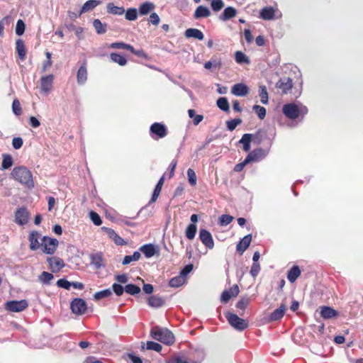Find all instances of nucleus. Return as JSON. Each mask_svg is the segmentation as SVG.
I'll return each mask as SVG.
<instances>
[{"mask_svg":"<svg viewBox=\"0 0 363 363\" xmlns=\"http://www.w3.org/2000/svg\"><path fill=\"white\" fill-rule=\"evenodd\" d=\"M140 288L133 284H128L125 286V291L130 295H136L140 292Z\"/></svg>","mask_w":363,"mask_h":363,"instance_id":"43","label":"nucleus"},{"mask_svg":"<svg viewBox=\"0 0 363 363\" xmlns=\"http://www.w3.org/2000/svg\"><path fill=\"white\" fill-rule=\"evenodd\" d=\"M89 218L93 222V223L97 226L101 225L102 220L100 217V216L95 211H90L89 212Z\"/></svg>","mask_w":363,"mask_h":363,"instance_id":"54","label":"nucleus"},{"mask_svg":"<svg viewBox=\"0 0 363 363\" xmlns=\"http://www.w3.org/2000/svg\"><path fill=\"white\" fill-rule=\"evenodd\" d=\"M11 176L15 180L25 185L28 189L34 187L32 173L26 167L20 166L14 167L11 172Z\"/></svg>","mask_w":363,"mask_h":363,"instance_id":"1","label":"nucleus"},{"mask_svg":"<svg viewBox=\"0 0 363 363\" xmlns=\"http://www.w3.org/2000/svg\"><path fill=\"white\" fill-rule=\"evenodd\" d=\"M213 66L217 68H220L221 66V62L216 60H211L210 61L206 62L204 64V67L206 69H210Z\"/></svg>","mask_w":363,"mask_h":363,"instance_id":"62","label":"nucleus"},{"mask_svg":"<svg viewBox=\"0 0 363 363\" xmlns=\"http://www.w3.org/2000/svg\"><path fill=\"white\" fill-rule=\"evenodd\" d=\"M233 218H234L232 216L223 214L221 216H220L219 220H218V224L220 226H226V225H229L233 221Z\"/></svg>","mask_w":363,"mask_h":363,"instance_id":"49","label":"nucleus"},{"mask_svg":"<svg viewBox=\"0 0 363 363\" xmlns=\"http://www.w3.org/2000/svg\"><path fill=\"white\" fill-rule=\"evenodd\" d=\"M28 306L26 300L9 301L5 303V309L10 312H21Z\"/></svg>","mask_w":363,"mask_h":363,"instance_id":"7","label":"nucleus"},{"mask_svg":"<svg viewBox=\"0 0 363 363\" xmlns=\"http://www.w3.org/2000/svg\"><path fill=\"white\" fill-rule=\"evenodd\" d=\"M111 291L108 289H104L98 292H96L94 295V298L95 300L99 301L104 298L108 297L111 295Z\"/></svg>","mask_w":363,"mask_h":363,"instance_id":"50","label":"nucleus"},{"mask_svg":"<svg viewBox=\"0 0 363 363\" xmlns=\"http://www.w3.org/2000/svg\"><path fill=\"white\" fill-rule=\"evenodd\" d=\"M42 240L41 246L43 247V252L48 255L54 254L59 243L58 240L48 236H44Z\"/></svg>","mask_w":363,"mask_h":363,"instance_id":"6","label":"nucleus"},{"mask_svg":"<svg viewBox=\"0 0 363 363\" xmlns=\"http://www.w3.org/2000/svg\"><path fill=\"white\" fill-rule=\"evenodd\" d=\"M292 86V79L286 77L279 79L275 85V87L284 94H287L291 89Z\"/></svg>","mask_w":363,"mask_h":363,"instance_id":"10","label":"nucleus"},{"mask_svg":"<svg viewBox=\"0 0 363 363\" xmlns=\"http://www.w3.org/2000/svg\"><path fill=\"white\" fill-rule=\"evenodd\" d=\"M242 123L240 118H235L226 122V126L228 130L233 131L236 127Z\"/></svg>","mask_w":363,"mask_h":363,"instance_id":"53","label":"nucleus"},{"mask_svg":"<svg viewBox=\"0 0 363 363\" xmlns=\"http://www.w3.org/2000/svg\"><path fill=\"white\" fill-rule=\"evenodd\" d=\"M235 59L238 64H250V62L248 57L241 51H237L235 53Z\"/></svg>","mask_w":363,"mask_h":363,"instance_id":"41","label":"nucleus"},{"mask_svg":"<svg viewBox=\"0 0 363 363\" xmlns=\"http://www.w3.org/2000/svg\"><path fill=\"white\" fill-rule=\"evenodd\" d=\"M71 282L67 281L66 279H60L57 281V286L60 288H62L69 290L71 287Z\"/></svg>","mask_w":363,"mask_h":363,"instance_id":"61","label":"nucleus"},{"mask_svg":"<svg viewBox=\"0 0 363 363\" xmlns=\"http://www.w3.org/2000/svg\"><path fill=\"white\" fill-rule=\"evenodd\" d=\"M12 111L13 113L18 116L22 113V108L21 104L18 99H14L12 103Z\"/></svg>","mask_w":363,"mask_h":363,"instance_id":"56","label":"nucleus"},{"mask_svg":"<svg viewBox=\"0 0 363 363\" xmlns=\"http://www.w3.org/2000/svg\"><path fill=\"white\" fill-rule=\"evenodd\" d=\"M259 96L260 97V101L263 104H268V93L265 86H260L259 89Z\"/></svg>","mask_w":363,"mask_h":363,"instance_id":"45","label":"nucleus"},{"mask_svg":"<svg viewBox=\"0 0 363 363\" xmlns=\"http://www.w3.org/2000/svg\"><path fill=\"white\" fill-rule=\"evenodd\" d=\"M148 305L152 308H160L164 304V299L158 296H151L148 298Z\"/></svg>","mask_w":363,"mask_h":363,"instance_id":"29","label":"nucleus"},{"mask_svg":"<svg viewBox=\"0 0 363 363\" xmlns=\"http://www.w3.org/2000/svg\"><path fill=\"white\" fill-rule=\"evenodd\" d=\"M252 110L257 113L260 119H264L266 116V108L259 105H254Z\"/></svg>","mask_w":363,"mask_h":363,"instance_id":"52","label":"nucleus"},{"mask_svg":"<svg viewBox=\"0 0 363 363\" xmlns=\"http://www.w3.org/2000/svg\"><path fill=\"white\" fill-rule=\"evenodd\" d=\"M70 308L73 313L77 315H82L86 312L87 309L86 303L82 298H76L71 302Z\"/></svg>","mask_w":363,"mask_h":363,"instance_id":"9","label":"nucleus"},{"mask_svg":"<svg viewBox=\"0 0 363 363\" xmlns=\"http://www.w3.org/2000/svg\"><path fill=\"white\" fill-rule=\"evenodd\" d=\"M186 174L189 184L191 186H195L196 184V175L195 172L192 169L189 168L187 169Z\"/></svg>","mask_w":363,"mask_h":363,"instance_id":"57","label":"nucleus"},{"mask_svg":"<svg viewBox=\"0 0 363 363\" xmlns=\"http://www.w3.org/2000/svg\"><path fill=\"white\" fill-rule=\"evenodd\" d=\"M125 19L128 21H135L138 18V11L135 8H130L125 11Z\"/></svg>","mask_w":363,"mask_h":363,"instance_id":"48","label":"nucleus"},{"mask_svg":"<svg viewBox=\"0 0 363 363\" xmlns=\"http://www.w3.org/2000/svg\"><path fill=\"white\" fill-rule=\"evenodd\" d=\"M320 315L324 319H330L337 316L338 313L330 306H322L320 308Z\"/></svg>","mask_w":363,"mask_h":363,"instance_id":"19","label":"nucleus"},{"mask_svg":"<svg viewBox=\"0 0 363 363\" xmlns=\"http://www.w3.org/2000/svg\"><path fill=\"white\" fill-rule=\"evenodd\" d=\"M101 230L108 234V237L114 242L116 245L121 246L126 245V241H125L121 236H119L114 230L106 227H102Z\"/></svg>","mask_w":363,"mask_h":363,"instance_id":"16","label":"nucleus"},{"mask_svg":"<svg viewBox=\"0 0 363 363\" xmlns=\"http://www.w3.org/2000/svg\"><path fill=\"white\" fill-rule=\"evenodd\" d=\"M236 13L237 11L235 8L232 6H228L224 9L223 12L220 16L219 18L223 21H225L233 18L236 15Z\"/></svg>","mask_w":363,"mask_h":363,"instance_id":"28","label":"nucleus"},{"mask_svg":"<svg viewBox=\"0 0 363 363\" xmlns=\"http://www.w3.org/2000/svg\"><path fill=\"white\" fill-rule=\"evenodd\" d=\"M259 16L263 20H272L274 18V9L271 6L264 7L260 11Z\"/></svg>","mask_w":363,"mask_h":363,"instance_id":"25","label":"nucleus"},{"mask_svg":"<svg viewBox=\"0 0 363 363\" xmlns=\"http://www.w3.org/2000/svg\"><path fill=\"white\" fill-rule=\"evenodd\" d=\"M110 58L113 62L117 63L121 66H124L127 63L125 57L116 52L111 53Z\"/></svg>","mask_w":363,"mask_h":363,"instance_id":"36","label":"nucleus"},{"mask_svg":"<svg viewBox=\"0 0 363 363\" xmlns=\"http://www.w3.org/2000/svg\"><path fill=\"white\" fill-rule=\"evenodd\" d=\"M251 240H252V235L250 234L245 235L237 244L236 250L239 253L242 254L247 250V248L250 246Z\"/></svg>","mask_w":363,"mask_h":363,"instance_id":"17","label":"nucleus"},{"mask_svg":"<svg viewBox=\"0 0 363 363\" xmlns=\"http://www.w3.org/2000/svg\"><path fill=\"white\" fill-rule=\"evenodd\" d=\"M77 83L79 85H83L87 80V69L86 63H83L79 68L77 74Z\"/></svg>","mask_w":363,"mask_h":363,"instance_id":"20","label":"nucleus"},{"mask_svg":"<svg viewBox=\"0 0 363 363\" xmlns=\"http://www.w3.org/2000/svg\"><path fill=\"white\" fill-rule=\"evenodd\" d=\"M211 5L212 9L217 12L223 9L224 6V3L222 0H212Z\"/></svg>","mask_w":363,"mask_h":363,"instance_id":"59","label":"nucleus"},{"mask_svg":"<svg viewBox=\"0 0 363 363\" xmlns=\"http://www.w3.org/2000/svg\"><path fill=\"white\" fill-rule=\"evenodd\" d=\"M112 289L113 292L118 296H121L125 291V288L118 283H114L112 285Z\"/></svg>","mask_w":363,"mask_h":363,"instance_id":"63","label":"nucleus"},{"mask_svg":"<svg viewBox=\"0 0 363 363\" xmlns=\"http://www.w3.org/2000/svg\"><path fill=\"white\" fill-rule=\"evenodd\" d=\"M162 345L157 342L153 341H147L146 344V349L149 350H154L156 352H160L162 350Z\"/></svg>","mask_w":363,"mask_h":363,"instance_id":"55","label":"nucleus"},{"mask_svg":"<svg viewBox=\"0 0 363 363\" xmlns=\"http://www.w3.org/2000/svg\"><path fill=\"white\" fill-rule=\"evenodd\" d=\"M186 281V279L180 274L172 278L169 282V285L173 288H177L182 286Z\"/></svg>","mask_w":363,"mask_h":363,"instance_id":"37","label":"nucleus"},{"mask_svg":"<svg viewBox=\"0 0 363 363\" xmlns=\"http://www.w3.org/2000/svg\"><path fill=\"white\" fill-rule=\"evenodd\" d=\"M301 274V270L298 266H293L288 272L287 279L291 282H294Z\"/></svg>","mask_w":363,"mask_h":363,"instance_id":"33","label":"nucleus"},{"mask_svg":"<svg viewBox=\"0 0 363 363\" xmlns=\"http://www.w3.org/2000/svg\"><path fill=\"white\" fill-rule=\"evenodd\" d=\"M199 239L201 242L208 249H213L214 247V242L213 237L209 231L206 229H201L199 230Z\"/></svg>","mask_w":363,"mask_h":363,"instance_id":"11","label":"nucleus"},{"mask_svg":"<svg viewBox=\"0 0 363 363\" xmlns=\"http://www.w3.org/2000/svg\"><path fill=\"white\" fill-rule=\"evenodd\" d=\"M286 306L284 304H281L270 314L269 320L276 321L280 320L284 316Z\"/></svg>","mask_w":363,"mask_h":363,"instance_id":"24","label":"nucleus"},{"mask_svg":"<svg viewBox=\"0 0 363 363\" xmlns=\"http://www.w3.org/2000/svg\"><path fill=\"white\" fill-rule=\"evenodd\" d=\"M197 228L196 225L194 223L189 225L186 230V237L189 240H193L195 238Z\"/></svg>","mask_w":363,"mask_h":363,"instance_id":"44","label":"nucleus"},{"mask_svg":"<svg viewBox=\"0 0 363 363\" xmlns=\"http://www.w3.org/2000/svg\"><path fill=\"white\" fill-rule=\"evenodd\" d=\"M283 113L289 119L294 120L303 118L308 113V108L301 104L289 103L284 104L282 108Z\"/></svg>","mask_w":363,"mask_h":363,"instance_id":"2","label":"nucleus"},{"mask_svg":"<svg viewBox=\"0 0 363 363\" xmlns=\"http://www.w3.org/2000/svg\"><path fill=\"white\" fill-rule=\"evenodd\" d=\"M107 12L113 15L121 16L125 13L123 6H116L113 3H108L106 6Z\"/></svg>","mask_w":363,"mask_h":363,"instance_id":"34","label":"nucleus"},{"mask_svg":"<svg viewBox=\"0 0 363 363\" xmlns=\"http://www.w3.org/2000/svg\"><path fill=\"white\" fill-rule=\"evenodd\" d=\"M225 318L228 323L238 331H243L249 325L247 320L240 318L236 314L228 313L225 315Z\"/></svg>","mask_w":363,"mask_h":363,"instance_id":"4","label":"nucleus"},{"mask_svg":"<svg viewBox=\"0 0 363 363\" xmlns=\"http://www.w3.org/2000/svg\"><path fill=\"white\" fill-rule=\"evenodd\" d=\"M269 148L270 147H269L267 150H264L262 148L259 147L253 150L247 155V161H248L250 163L254 162H258L264 159L269 154Z\"/></svg>","mask_w":363,"mask_h":363,"instance_id":"8","label":"nucleus"},{"mask_svg":"<svg viewBox=\"0 0 363 363\" xmlns=\"http://www.w3.org/2000/svg\"><path fill=\"white\" fill-rule=\"evenodd\" d=\"M164 175L159 179L157 184H156L155 189L153 191L152 197L150 199V203H154L157 199L160 191L162 190V187L164 183Z\"/></svg>","mask_w":363,"mask_h":363,"instance_id":"31","label":"nucleus"},{"mask_svg":"<svg viewBox=\"0 0 363 363\" xmlns=\"http://www.w3.org/2000/svg\"><path fill=\"white\" fill-rule=\"evenodd\" d=\"M140 257H141L140 252L138 251H135V252H134V253L132 255L125 256L123 258V260L122 262V264L123 265H127L132 262H135V261L139 260Z\"/></svg>","mask_w":363,"mask_h":363,"instance_id":"40","label":"nucleus"},{"mask_svg":"<svg viewBox=\"0 0 363 363\" xmlns=\"http://www.w3.org/2000/svg\"><path fill=\"white\" fill-rule=\"evenodd\" d=\"M25 27L26 26L23 20H18L16 26V34L19 36L22 35L24 33Z\"/></svg>","mask_w":363,"mask_h":363,"instance_id":"58","label":"nucleus"},{"mask_svg":"<svg viewBox=\"0 0 363 363\" xmlns=\"http://www.w3.org/2000/svg\"><path fill=\"white\" fill-rule=\"evenodd\" d=\"M201 354V359L199 360L195 361V360H190L187 361L186 359L181 357H176L174 359H172L171 361H169L168 363H201L202 359H203V355L202 353Z\"/></svg>","mask_w":363,"mask_h":363,"instance_id":"47","label":"nucleus"},{"mask_svg":"<svg viewBox=\"0 0 363 363\" xmlns=\"http://www.w3.org/2000/svg\"><path fill=\"white\" fill-rule=\"evenodd\" d=\"M150 335L155 340L168 345L173 344L174 342L173 333L166 328L154 326L150 331Z\"/></svg>","mask_w":363,"mask_h":363,"instance_id":"3","label":"nucleus"},{"mask_svg":"<svg viewBox=\"0 0 363 363\" xmlns=\"http://www.w3.org/2000/svg\"><path fill=\"white\" fill-rule=\"evenodd\" d=\"M188 114L189 118H194V124L195 125H199L203 119V116L202 115H196L195 111L194 109H189L188 111Z\"/></svg>","mask_w":363,"mask_h":363,"instance_id":"51","label":"nucleus"},{"mask_svg":"<svg viewBox=\"0 0 363 363\" xmlns=\"http://www.w3.org/2000/svg\"><path fill=\"white\" fill-rule=\"evenodd\" d=\"M29 213L26 208H18L15 213V222L19 225H23L28 221Z\"/></svg>","mask_w":363,"mask_h":363,"instance_id":"13","label":"nucleus"},{"mask_svg":"<svg viewBox=\"0 0 363 363\" xmlns=\"http://www.w3.org/2000/svg\"><path fill=\"white\" fill-rule=\"evenodd\" d=\"M253 135L250 133H245L242 135L239 143L242 144L243 150L248 152L250 150V143L252 141Z\"/></svg>","mask_w":363,"mask_h":363,"instance_id":"26","label":"nucleus"},{"mask_svg":"<svg viewBox=\"0 0 363 363\" xmlns=\"http://www.w3.org/2000/svg\"><path fill=\"white\" fill-rule=\"evenodd\" d=\"M53 81L54 76L52 74L42 77L40 79L41 92L49 93L52 89Z\"/></svg>","mask_w":363,"mask_h":363,"instance_id":"12","label":"nucleus"},{"mask_svg":"<svg viewBox=\"0 0 363 363\" xmlns=\"http://www.w3.org/2000/svg\"><path fill=\"white\" fill-rule=\"evenodd\" d=\"M155 9V4L152 2H145L139 7V13L140 15H147Z\"/></svg>","mask_w":363,"mask_h":363,"instance_id":"35","label":"nucleus"},{"mask_svg":"<svg viewBox=\"0 0 363 363\" xmlns=\"http://www.w3.org/2000/svg\"><path fill=\"white\" fill-rule=\"evenodd\" d=\"M216 104L218 107L223 111L228 113L230 111V106L226 97H220L217 101Z\"/></svg>","mask_w":363,"mask_h":363,"instance_id":"38","label":"nucleus"},{"mask_svg":"<svg viewBox=\"0 0 363 363\" xmlns=\"http://www.w3.org/2000/svg\"><path fill=\"white\" fill-rule=\"evenodd\" d=\"M101 1L99 0H89L84 3L80 9V13H86L93 10L97 6L101 4Z\"/></svg>","mask_w":363,"mask_h":363,"instance_id":"27","label":"nucleus"},{"mask_svg":"<svg viewBox=\"0 0 363 363\" xmlns=\"http://www.w3.org/2000/svg\"><path fill=\"white\" fill-rule=\"evenodd\" d=\"M40 239V234L38 232L32 231L30 233L29 241L30 242V249L31 250H36L41 246V244L39 242Z\"/></svg>","mask_w":363,"mask_h":363,"instance_id":"18","label":"nucleus"},{"mask_svg":"<svg viewBox=\"0 0 363 363\" xmlns=\"http://www.w3.org/2000/svg\"><path fill=\"white\" fill-rule=\"evenodd\" d=\"M184 35L187 38H195L202 40L204 38L203 33L197 28H188L184 33Z\"/></svg>","mask_w":363,"mask_h":363,"instance_id":"21","label":"nucleus"},{"mask_svg":"<svg viewBox=\"0 0 363 363\" xmlns=\"http://www.w3.org/2000/svg\"><path fill=\"white\" fill-rule=\"evenodd\" d=\"M140 251L142 252L147 258H150L155 255L157 248L153 244H145L140 247Z\"/></svg>","mask_w":363,"mask_h":363,"instance_id":"22","label":"nucleus"},{"mask_svg":"<svg viewBox=\"0 0 363 363\" xmlns=\"http://www.w3.org/2000/svg\"><path fill=\"white\" fill-rule=\"evenodd\" d=\"M211 13L209 9L204 6H199L195 10L194 17L196 19L201 18H207L211 16Z\"/></svg>","mask_w":363,"mask_h":363,"instance_id":"23","label":"nucleus"},{"mask_svg":"<svg viewBox=\"0 0 363 363\" xmlns=\"http://www.w3.org/2000/svg\"><path fill=\"white\" fill-rule=\"evenodd\" d=\"M53 278L54 276L52 274L48 272H43L39 276V281L43 284L49 285Z\"/></svg>","mask_w":363,"mask_h":363,"instance_id":"42","label":"nucleus"},{"mask_svg":"<svg viewBox=\"0 0 363 363\" xmlns=\"http://www.w3.org/2000/svg\"><path fill=\"white\" fill-rule=\"evenodd\" d=\"M250 303V298L247 297L242 298L236 304V307L238 309L244 310L247 308Z\"/></svg>","mask_w":363,"mask_h":363,"instance_id":"60","label":"nucleus"},{"mask_svg":"<svg viewBox=\"0 0 363 363\" xmlns=\"http://www.w3.org/2000/svg\"><path fill=\"white\" fill-rule=\"evenodd\" d=\"M194 266L192 264H186L180 272L179 274L185 279L186 276L193 270Z\"/></svg>","mask_w":363,"mask_h":363,"instance_id":"64","label":"nucleus"},{"mask_svg":"<svg viewBox=\"0 0 363 363\" xmlns=\"http://www.w3.org/2000/svg\"><path fill=\"white\" fill-rule=\"evenodd\" d=\"M16 48L19 58L23 61L26 59V50L24 42L21 39H18L16 42Z\"/></svg>","mask_w":363,"mask_h":363,"instance_id":"30","label":"nucleus"},{"mask_svg":"<svg viewBox=\"0 0 363 363\" xmlns=\"http://www.w3.org/2000/svg\"><path fill=\"white\" fill-rule=\"evenodd\" d=\"M168 133L167 128L162 123H154L150 128V135L155 140L164 138Z\"/></svg>","mask_w":363,"mask_h":363,"instance_id":"5","label":"nucleus"},{"mask_svg":"<svg viewBox=\"0 0 363 363\" xmlns=\"http://www.w3.org/2000/svg\"><path fill=\"white\" fill-rule=\"evenodd\" d=\"M91 264L94 266L95 269H101L104 266L102 254L96 253L91 255Z\"/></svg>","mask_w":363,"mask_h":363,"instance_id":"32","label":"nucleus"},{"mask_svg":"<svg viewBox=\"0 0 363 363\" xmlns=\"http://www.w3.org/2000/svg\"><path fill=\"white\" fill-rule=\"evenodd\" d=\"M248 86L243 83L234 84L231 89V93L236 96H245L249 94Z\"/></svg>","mask_w":363,"mask_h":363,"instance_id":"15","label":"nucleus"},{"mask_svg":"<svg viewBox=\"0 0 363 363\" xmlns=\"http://www.w3.org/2000/svg\"><path fill=\"white\" fill-rule=\"evenodd\" d=\"M93 26L98 34H104L106 32V23H102L99 19H95L93 21Z\"/></svg>","mask_w":363,"mask_h":363,"instance_id":"39","label":"nucleus"},{"mask_svg":"<svg viewBox=\"0 0 363 363\" xmlns=\"http://www.w3.org/2000/svg\"><path fill=\"white\" fill-rule=\"evenodd\" d=\"M50 269L52 272H57L65 267L64 261L57 257H51L47 259Z\"/></svg>","mask_w":363,"mask_h":363,"instance_id":"14","label":"nucleus"},{"mask_svg":"<svg viewBox=\"0 0 363 363\" xmlns=\"http://www.w3.org/2000/svg\"><path fill=\"white\" fill-rule=\"evenodd\" d=\"M13 165V159L10 155H3V160L1 163V169H7Z\"/></svg>","mask_w":363,"mask_h":363,"instance_id":"46","label":"nucleus"}]
</instances>
